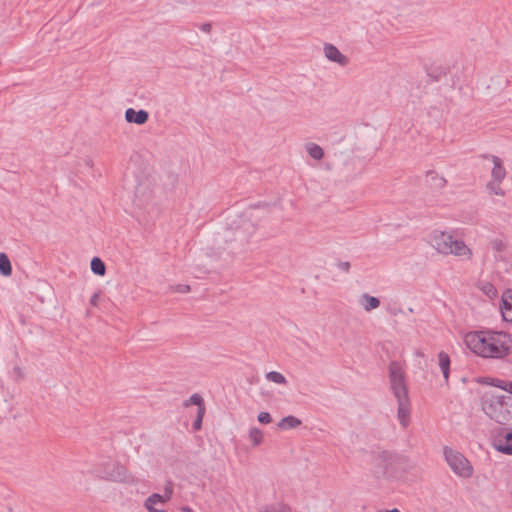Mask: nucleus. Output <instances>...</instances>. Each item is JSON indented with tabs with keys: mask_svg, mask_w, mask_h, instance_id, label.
<instances>
[{
	"mask_svg": "<svg viewBox=\"0 0 512 512\" xmlns=\"http://www.w3.org/2000/svg\"><path fill=\"white\" fill-rule=\"evenodd\" d=\"M464 341L473 353L484 358L503 359L512 351V337L505 332H469Z\"/></svg>",
	"mask_w": 512,
	"mask_h": 512,
	"instance_id": "nucleus-1",
	"label": "nucleus"
},
{
	"mask_svg": "<svg viewBox=\"0 0 512 512\" xmlns=\"http://www.w3.org/2000/svg\"><path fill=\"white\" fill-rule=\"evenodd\" d=\"M493 447L506 455H512V429L502 428L492 437Z\"/></svg>",
	"mask_w": 512,
	"mask_h": 512,
	"instance_id": "nucleus-8",
	"label": "nucleus"
},
{
	"mask_svg": "<svg viewBox=\"0 0 512 512\" xmlns=\"http://www.w3.org/2000/svg\"><path fill=\"white\" fill-rule=\"evenodd\" d=\"M443 452L447 464L455 474L464 478H469L472 475L473 468L461 453L449 447H444Z\"/></svg>",
	"mask_w": 512,
	"mask_h": 512,
	"instance_id": "nucleus-7",
	"label": "nucleus"
},
{
	"mask_svg": "<svg viewBox=\"0 0 512 512\" xmlns=\"http://www.w3.org/2000/svg\"><path fill=\"white\" fill-rule=\"evenodd\" d=\"M288 426V416L287 417H283L281 419V421L278 423V427L281 428V429H284Z\"/></svg>",
	"mask_w": 512,
	"mask_h": 512,
	"instance_id": "nucleus-33",
	"label": "nucleus"
},
{
	"mask_svg": "<svg viewBox=\"0 0 512 512\" xmlns=\"http://www.w3.org/2000/svg\"><path fill=\"white\" fill-rule=\"evenodd\" d=\"M501 313L505 321L512 322V289H507L502 295Z\"/></svg>",
	"mask_w": 512,
	"mask_h": 512,
	"instance_id": "nucleus-12",
	"label": "nucleus"
},
{
	"mask_svg": "<svg viewBox=\"0 0 512 512\" xmlns=\"http://www.w3.org/2000/svg\"><path fill=\"white\" fill-rule=\"evenodd\" d=\"M438 364L443 373L445 381L448 382L450 372V357L446 352L441 351L438 354Z\"/></svg>",
	"mask_w": 512,
	"mask_h": 512,
	"instance_id": "nucleus-14",
	"label": "nucleus"
},
{
	"mask_svg": "<svg viewBox=\"0 0 512 512\" xmlns=\"http://www.w3.org/2000/svg\"><path fill=\"white\" fill-rule=\"evenodd\" d=\"M264 512H285V509L277 506H271L267 508Z\"/></svg>",
	"mask_w": 512,
	"mask_h": 512,
	"instance_id": "nucleus-32",
	"label": "nucleus"
},
{
	"mask_svg": "<svg viewBox=\"0 0 512 512\" xmlns=\"http://www.w3.org/2000/svg\"><path fill=\"white\" fill-rule=\"evenodd\" d=\"M510 400L511 397L504 395H486L482 399V410L490 419L506 425L512 421Z\"/></svg>",
	"mask_w": 512,
	"mask_h": 512,
	"instance_id": "nucleus-5",
	"label": "nucleus"
},
{
	"mask_svg": "<svg viewBox=\"0 0 512 512\" xmlns=\"http://www.w3.org/2000/svg\"><path fill=\"white\" fill-rule=\"evenodd\" d=\"M305 150L314 160H321L324 157V150L318 144L309 142L305 144Z\"/></svg>",
	"mask_w": 512,
	"mask_h": 512,
	"instance_id": "nucleus-15",
	"label": "nucleus"
},
{
	"mask_svg": "<svg viewBox=\"0 0 512 512\" xmlns=\"http://www.w3.org/2000/svg\"><path fill=\"white\" fill-rule=\"evenodd\" d=\"M382 512H401L399 509L397 508H394V509H391V510H384Z\"/></svg>",
	"mask_w": 512,
	"mask_h": 512,
	"instance_id": "nucleus-36",
	"label": "nucleus"
},
{
	"mask_svg": "<svg viewBox=\"0 0 512 512\" xmlns=\"http://www.w3.org/2000/svg\"><path fill=\"white\" fill-rule=\"evenodd\" d=\"M388 377L390 390L398 405L397 419L400 425L406 428L410 424L411 402L405 371L399 362H390L388 366Z\"/></svg>",
	"mask_w": 512,
	"mask_h": 512,
	"instance_id": "nucleus-2",
	"label": "nucleus"
},
{
	"mask_svg": "<svg viewBox=\"0 0 512 512\" xmlns=\"http://www.w3.org/2000/svg\"><path fill=\"white\" fill-rule=\"evenodd\" d=\"M432 247L442 255H453L462 260L472 258V250L452 232L434 231L430 236Z\"/></svg>",
	"mask_w": 512,
	"mask_h": 512,
	"instance_id": "nucleus-4",
	"label": "nucleus"
},
{
	"mask_svg": "<svg viewBox=\"0 0 512 512\" xmlns=\"http://www.w3.org/2000/svg\"><path fill=\"white\" fill-rule=\"evenodd\" d=\"M148 118H149L148 112L143 109L136 111L133 108H128L125 111V120L128 123H135L137 125H143L147 122Z\"/></svg>",
	"mask_w": 512,
	"mask_h": 512,
	"instance_id": "nucleus-11",
	"label": "nucleus"
},
{
	"mask_svg": "<svg viewBox=\"0 0 512 512\" xmlns=\"http://www.w3.org/2000/svg\"><path fill=\"white\" fill-rule=\"evenodd\" d=\"M161 497H160V494L158 493H153L151 494L144 502V507L149 511V512H166L165 510H162V509H157L155 507L156 504L158 503H161Z\"/></svg>",
	"mask_w": 512,
	"mask_h": 512,
	"instance_id": "nucleus-16",
	"label": "nucleus"
},
{
	"mask_svg": "<svg viewBox=\"0 0 512 512\" xmlns=\"http://www.w3.org/2000/svg\"><path fill=\"white\" fill-rule=\"evenodd\" d=\"M212 29V26L210 23H203L200 25V30L205 32V33H209Z\"/></svg>",
	"mask_w": 512,
	"mask_h": 512,
	"instance_id": "nucleus-31",
	"label": "nucleus"
},
{
	"mask_svg": "<svg viewBox=\"0 0 512 512\" xmlns=\"http://www.w3.org/2000/svg\"><path fill=\"white\" fill-rule=\"evenodd\" d=\"M501 183H502V181L490 180L487 183L486 188L490 194H494L497 196H504L505 191H504V189H502Z\"/></svg>",
	"mask_w": 512,
	"mask_h": 512,
	"instance_id": "nucleus-20",
	"label": "nucleus"
},
{
	"mask_svg": "<svg viewBox=\"0 0 512 512\" xmlns=\"http://www.w3.org/2000/svg\"><path fill=\"white\" fill-rule=\"evenodd\" d=\"M490 247L493 251L499 253L505 249V243L501 239H493L490 242Z\"/></svg>",
	"mask_w": 512,
	"mask_h": 512,
	"instance_id": "nucleus-26",
	"label": "nucleus"
},
{
	"mask_svg": "<svg viewBox=\"0 0 512 512\" xmlns=\"http://www.w3.org/2000/svg\"><path fill=\"white\" fill-rule=\"evenodd\" d=\"M97 475L105 480L135 486L140 479L127 470L119 462H108L102 469L97 471Z\"/></svg>",
	"mask_w": 512,
	"mask_h": 512,
	"instance_id": "nucleus-6",
	"label": "nucleus"
},
{
	"mask_svg": "<svg viewBox=\"0 0 512 512\" xmlns=\"http://www.w3.org/2000/svg\"><path fill=\"white\" fill-rule=\"evenodd\" d=\"M271 416L268 412H261L258 414V421L261 424H268L271 422Z\"/></svg>",
	"mask_w": 512,
	"mask_h": 512,
	"instance_id": "nucleus-28",
	"label": "nucleus"
},
{
	"mask_svg": "<svg viewBox=\"0 0 512 512\" xmlns=\"http://www.w3.org/2000/svg\"><path fill=\"white\" fill-rule=\"evenodd\" d=\"M482 290L490 298L495 297L497 294L496 288L491 283H485L482 287Z\"/></svg>",
	"mask_w": 512,
	"mask_h": 512,
	"instance_id": "nucleus-27",
	"label": "nucleus"
},
{
	"mask_svg": "<svg viewBox=\"0 0 512 512\" xmlns=\"http://www.w3.org/2000/svg\"><path fill=\"white\" fill-rule=\"evenodd\" d=\"M248 437L253 446H258L263 441V432L257 427H251L249 429Z\"/></svg>",
	"mask_w": 512,
	"mask_h": 512,
	"instance_id": "nucleus-19",
	"label": "nucleus"
},
{
	"mask_svg": "<svg viewBox=\"0 0 512 512\" xmlns=\"http://www.w3.org/2000/svg\"><path fill=\"white\" fill-rule=\"evenodd\" d=\"M191 404L196 405L198 407L197 409L205 408L204 399L202 398L201 395L197 393L192 394L190 398L187 401H185L184 406L187 407Z\"/></svg>",
	"mask_w": 512,
	"mask_h": 512,
	"instance_id": "nucleus-21",
	"label": "nucleus"
},
{
	"mask_svg": "<svg viewBox=\"0 0 512 512\" xmlns=\"http://www.w3.org/2000/svg\"><path fill=\"white\" fill-rule=\"evenodd\" d=\"M172 494H173V485L171 482L167 483L164 487V494L161 495L160 494V497H161V503H165L167 501H169L172 497Z\"/></svg>",
	"mask_w": 512,
	"mask_h": 512,
	"instance_id": "nucleus-24",
	"label": "nucleus"
},
{
	"mask_svg": "<svg viewBox=\"0 0 512 512\" xmlns=\"http://www.w3.org/2000/svg\"><path fill=\"white\" fill-rule=\"evenodd\" d=\"M484 157L490 159L493 163L490 180L503 181L506 177V169L503 166L502 160L495 155H485Z\"/></svg>",
	"mask_w": 512,
	"mask_h": 512,
	"instance_id": "nucleus-10",
	"label": "nucleus"
},
{
	"mask_svg": "<svg viewBox=\"0 0 512 512\" xmlns=\"http://www.w3.org/2000/svg\"><path fill=\"white\" fill-rule=\"evenodd\" d=\"M300 424H301V421L298 418L290 415V429L296 428Z\"/></svg>",
	"mask_w": 512,
	"mask_h": 512,
	"instance_id": "nucleus-30",
	"label": "nucleus"
},
{
	"mask_svg": "<svg viewBox=\"0 0 512 512\" xmlns=\"http://www.w3.org/2000/svg\"><path fill=\"white\" fill-rule=\"evenodd\" d=\"M101 297V292L100 291H96L93 293L91 299H90V304L92 306H97L98 305V302H99V299Z\"/></svg>",
	"mask_w": 512,
	"mask_h": 512,
	"instance_id": "nucleus-29",
	"label": "nucleus"
},
{
	"mask_svg": "<svg viewBox=\"0 0 512 512\" xmlns=\"http://www.w3.org/2000/svg\"><path fill=\"white\" fill-rule=\"evenodd\" d=\"M178 291L181 293H186V292L190 291V287L188 285H182V286H179Z\"/></svg>",
	"mask_w": 512,
	"mask_h": 512,
	"instance_id": "nucleus-34",
	"label": "nucleus"
},
{
	"mask_svg": "<svg viewBox=\"0 0 512 512\" xmlns=\"http://www.w3.org/2000/svg\"><path fill=\"white\" fill-rule=\"evenodd\" d=\"M340 267L345 270V271H348L349 268H350V263L349 262H343L340 264Z\"/></svg>",
	"mask_w": 512,
	"mask_h": 512,
	"instance_id": "nucleus-35",
	"label": "nucleus"
},
{
	"mask_svg": "<svg viewBox=\"0 0 512 512\" xmlns=\"http://www.w3.org/2000/svg\"><path fill=\"white\" fill-rule=\"evenodd\" d=\"M493 385L512 394V382L496 379Z\"/></svg>",
	"mask_w": 512,
	"mask_h": 512,
	"instance_id": "nucleus-25",
	"label": "nucleus"
},
{
	"mask_svg": "<svg viewBox=\"0 0 512 512\" xmlns=\"http://www.w3.org/2000/svg\"><path fill=\"white\" fill-rule=\"evenodd\" d=\"M0 273L5 277L12 274L11 262L5 253H0Z\"/></svg>",
	"mask_w": 512,
	"mask_h": 512,
	"instance_id": "nucleus-17",
	"label": "nucleus"
},
{
	"mask_svg": "<svg viewBox=\"0 0 512 512\" xmlns=\"http://www.w3.org/2000/svg\"><path fill=\"white\" fill-rule=\"evenodd\" d=\"M265 377H266V379L269 382H273V383H276V384H285L286 383L285 376L283 374L279 373V372H276V371L268 372L265 375Z\"/></svg>",
	"mask_w": 512,
	"mask_h": 512,
	"instance_id": "nucleus-22",
	"label": "nucleus"
},
{
	"mask_svg": "<svg viewBox=\"0 0 512 512\" xmlns=\"http://www.w3.org/2000/svg\"><path fill=\"white\" fill-rule=\"evenodd\" d=\"M324 55L325 57L338 65L345 67L349 63V58L342 54L340 50L334 46L333 44L327 43L324 45Z\"/></svg>",
	"mask_w": 512,
	"mask_h": 512,
	"instance_id": "nucleus-9",
	"label": "nucleus"
},
{
	"mask_svg": "<svg viewBox=\"0 0 512 512\" xmlns=\"http://www.w3.org/2000/svg\"><path fill=\"white\" fill-rule=\"evenodd\" d=\"M205 411H206L205 408L197 409L196 419L194 420L193 425H192V427L195 431H198L201 429Z\"/></svg>",
	"mask_w": 512,
	"mask_h": 512,
	"instance_id": "nucleus-23",
	"label": "nucleus"
},
{
	"mask_svg": "<svg viewBox=\"0 0 512 512\" xmlns=\"http://www.w3.org/2000/svg\"><path fill=\"white\" fill-rule=\"evenodd\" d=\"M359 303L366 312H370L380 306V300L377 297L369 295L368 293L361 295Z\"/></svg>",
	"mask_w": 512,
	"mask_h": 512,
	"instance_id": "nucleus-13",
	"label": "nucleus"
},
{
	"mask_svg": "<svg viewBox=\"0 0 512 512\" xmlns=\"http://www.w3.org/2000/svg\"><path fill=\"white\" fill-rule=\"evenodd\" d=\"M184 511L185 512H192V510L190 508H185Z\"/></svg>",
	"mask_w": 512,
	"mask_h": 512,
	"instance_id": "nucleus-37",
	"label": "nucleus"
},
{
	"mask_svg": "<svg viewBox=\"0 0 512 512\" xmlns=\"http://www.w3.org/2000/svg\"><path fill=\"white\" fill-rule=\"evenodd\" d=\"M258 213V209L250 208L243 214L231 219L227 228L222 235H220L219 239H217V243H219L220 240L228 241L232 239L242 243L247 242L256 231L257 226L255 221L259 218Z\"/></svg>",
	"mask_w": 512,
	"mask_h": 512,
	"instance_id": "nucleus-3",
	"label": "nucleus"
},
{
	"mask_svg": "<svg viewBox=\"0 0 512 512\" xmlns=\"http://www.w3.org/2000/svg\"><path fill=\"white\" fill-rule=\"evenodd\" d=\"M90 267L94 274L99 275V276L105 275L106 267H105L104 262L100 258L94 257L91 260Z\"/></svg>",
	"mask_w": 512,
	"mask_h": 512,
	"instance_id": "nucleus-18",
	"label": "nucleus"
}]
</instances>
